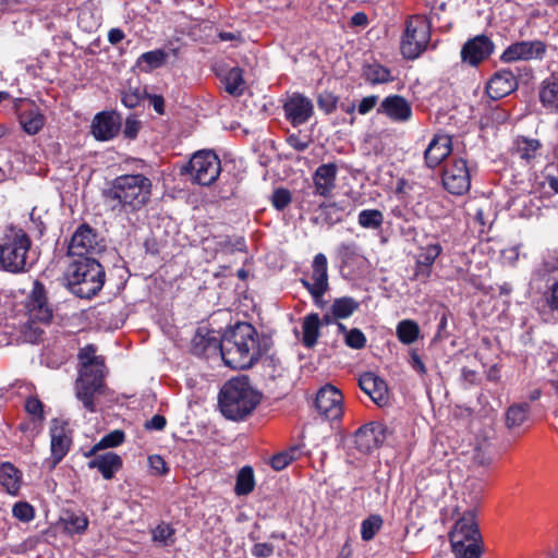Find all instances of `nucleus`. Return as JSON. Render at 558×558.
I'll use <instances>...</instances> for the list:
<instances>
[{"label": "nucleus", "mask_w": 558, "mask_h": 558, "mask_svg": "<svg viewBox=\"0 0 558 558\" xmlns=\"http://www.w3.org/2000/svg\"><path fill=\"white\" fill-rule=\"evenodd\" d=\"M270 340L259 335L251 323L239 322L219 336L214 330L198 329L192 340L195 355L220 353L226 365L233 369H247L270 349Z\"/></svg>", "instance_id": "obj_1"}, {"label": "nucleus", "mask_w": 558, "mask_h": 558, "mask_svg": "<svg viewBox=\"0 0 558 558\" xmlns=\"http://www.w3.org/2000/svg\"><path fill=\"white\" fill-rule=\"evenodd\" d=\"M153 182L143 173H126L116 177L102 191L105 203L113 213L136 214L151 198Z\"/></svg>", "instance_id": "obj_2"}, {"label": "nucleus", "mask_w": 558, "mask_h": 558, "mask_svg": "<svg viewBox=\"0 0 558 558\" xmlns=\"http://www.w3.org/2000/svg\"><path fill=\"white\" fill-rule=\"evenodd\" d=\"M262 400V395L255 390L248 377H234L220 389L218 405L222 415L232 421L244 420Z\"/></svg>", "instance_id": "obj_3"}, {"label": "nucleus", "mask_w": 558, "mask_h": 558, "mask_svg": "<svg viewBox=\"0 0 558 558\" xmlns=\"http://www.w3.org/2000/svg\"><path fill=\"white\" fill-rule=\"evenodd\" d=\"M71 291L82 299H92L104 287L106 272L94 257L74 259L65 272Z\"/></svg>", "instance_id": "obj_4"}, {"label": "nucleus", "mask_w": 558, "mask_h": 558, "mask_svg": "<svg viewBox=\"0 0 558 558\" xmlns=\"http://www.w3.org/2000/svg\"><path fill=\"white\" fill-rule=\"evenodd\" d=\"M32 240L20 228H10L0 239V269L10 274L28 271L27 263Z\"/></svg>", "instance_id": "obj_5"}, {"label": "nucleus", "mask_w": 558, "mask_h": 558, "mask_svg": "<svg viewBox=\"0 0 558 558\" xmlns=\"http://www.w3.org/2000/svg\"><path fill=\"white\" fill-rule=\"evenodd\" d=\"M430 41V23L424 15L415 14L407 19L400 40V52L407 60L417 59Z\"/></svg>", "instance_id": "obj_6"}, {"label": "nucleus", "mask_w": 558, "mask_h": 558, "mask_svg": "<svg viewBox=\"0 0 558 558\" xmlns=\"http://www.w3.org/2000/svg\"><path fill=\"white\" fill-rule=\"evenodd\" d=\"M184 171L191 175L194 183L209 186L220 174V159L213 150H199L192 156Z\"/></svg>", "instance_id": "obj_7"}, {"label": "nucleus", "mask_w": 558, "mask_h": 558, "mask_svg": "<svg viewBox=\"0 0 558 558\" xmlns=\"http://www.w3.org/2000/svg\"><path fill=\"white\" fill-rule=\"evenodd\" d=\"M444 189L454 196L465 195L471 189V171L462 157H452L444 166L441 173Z\"/></svg>", "instance_id": "obj_8"}, {"label": "nucleus", "mask_w": 558, "mask_h": 558, "mask_svg": "<svg viewBox=\"0 0 558 558\" xmlns=\"http://www.w3.org/2000/svg\"><path fill=\"white\" fill-rule=\"evenodd\" d=\"M542 155V142L525 135H517L509 147V156L512 161L523 168H533Z\"/></svg>", "instance_id": "obj_9"}, {"label": "nucleus", "mask_w": 558, "mask_h": 558, "mask_svg": "<svg viewBox=\"0 0 558 558\" xmlns=\"http://www.w3.org/2000/svg\"><path fill=\"white\" fill-rule=\"evenodd\" d=\"M315 408L319 415L327 421L341 418L343 414V395L331 384L323 386L315 399Z\"/></svg>", "instance_id": "obj_10"}, {"label": "nucleus", "mask_w": 558, "mask_h": 558, "mask_svg": "<svg viewBox=\"0 0 558 558\" xmlns=\"http://www.w3.org/2000/svg\"><path fill=\"white\" fill-rule=\"evenodd\" d=\"M105 388V374H78L75 380V395L84 409L90 413L97 411L95 397L102 395Z\"/></svg>", "instance_id": "obj_11"}, {"label": "nucleus", "mask_w": 558, "mask_h": 558, "mask_svg": "<svg viewBox=\"0 0 558 558\" xmlns=\"http://www.w3.org/2000/svg\"><path fill=\"white\" fill-rule=\"evenodd\" d=\"M301 283L310 292L316 304L322 301L329 288L328 260L325 254L318 253L314 256L311 280L302 278Z\"/></svg>", "instance_id": "obj_12"}, {"label": "nucleus", "mask_w": 558, "mask_h": 558, "mask_svg": "<svg viewBox=\"0 0 558 558\" xmlns=\"http://www.w3.org/2000/svg\"><path fill=\"white\" fill-rule=\"evenodd\" d=\"M100 251L98 234L94 228L87 223H82L73 233L68 246V254L77 256V258L92 257L94 253Z\"/></svg>", "instance_id": "obj_13"}, {"label": "nucleus", "mask_w": 558, "mask_h": 558, "mask_svg": "<svg viewBox=\"0 0 558 558\" xmlns=\"http://www.w3.org/2000/svg\"><path fill=\"white\" fill-rule=\"evenodd\" d=\"M546 44L542 40H522L509 45L500 56L502 62L542 60L546 54Z\"/></svg>", "instance_id": "obj_14"}, {"label": "nucleus", "mask_w": 558, "mask_h": 558, "mask_svg": "<svg viewBox=\"0 0 558 558\" xmlns=\"http://www.w3.org/2000/svg\"><path fill=\"white\" fill-rule=\"evenodd\" d=\"M388 434L389 429L384 423H366L354 433L355 448L363 453H369L386 441Z\"/></svg>", "instance_id": "obj_15"}, {"label": "nucleus", "mask_w": 558, "mask_h": 558, "mask_svg": "<svg viewBox=\"0 0 558 558\" xmlns=\"http://www.w3.org/2000/svg\"><path fill=\"white\" fill-rule=\"evenodd\" d=\"M66 423L54 418L50 427V452L51 458L47 460L50 470H53L68 454L72 445L71 433Z\"/></svg>", "instance_id": "obj_16"}, {"label": "nucleus", "mask_w": 558, "mask_h": 558, "mask_svg": "<svg viewBox=\"0 0 558 558\" xmlns=\"http://www.w3.org/2000/svg\"><path fill=\"white\" fill-rule=\"evenodd\" d=\"M282 109L286 120L294 128L305 124L314 114L313 101L301 93H293Z\"/></svg>", "instance_id": "obj_17"}, {"label": "nucleus", "mask_w": 558, "mask_h": 558, "mask_svg": "<svg viewBox=\"0 0 558 558\" xmlns=\"http://www.w3.org/2000/svg\"><path fill=\"white\" fill-rule=\"evenodd\" d=\"M28 318L49 324L52 319V310L48 305V298L43 282L35 280L25 303Z\"/></svg>", "instance_id": "obj_18"}, {"label": "nucleus", "mask_w": 558, "mask_h": 558, "mask_svg": "<svg viewBox=\"0 0 558 558\" xmlns=\"http://www.w3.org/2000/svg\"><path fill=\"white\" fill-rule=\"evenodd\" d=\"M121 126L120 114L114 111H101L94 117L90 132L97 141L107 142L119 134Z\"/></svg>", "instance_id": "obj_19"}, {"label": "nucleus", "mask_w": 558, "mask_h": 558, "mask_svg": "<svg viewBox=\"0 0 558 558\" xmlns=\"http://www.w3.org/2000/svg\"><path fill=\"white\" fill-rule=\"evenodd\" d=\"M494 43L486 35H477L469 39L461 49V59L470 65H478L489 58L494 51Z\"/></svg>", "instance_id": "obj_20"}, {"label": "nucleus", "mask_w": 558, "mask_h": 558, "mask_svg": "<svg viewBox=\"0 0 558 558\" xmlns=\"http://www.w3.org/2000/svg\"><path fill=\"white\" fill-rule=\"evenodd\" d=\"M378 114L388 117L393 122H408L412 118L411 104L401 95H389L377 108Z\"/></svg>", "instance_id": "obj_21"}, {"label": "nucleus", "mask_w": 558, "mask_h": 558, "mask_svg": "<svg viewBox=\"0 0 558 558\" xmlns=\"http://www.w3.org/2000/svg\"><path fill=\"white\" fill-rule=\"evenodd\" d=\"M452 151V138L447 134H435L424 150V162L429 169L438 167Z\"/></svg>", "instance_id": "obj_22"}, {"label": "nucleus", "mask_w": 558, "mask_h": 558, "mask_svg": "<svg viewBox=\"0 0 558 558\" xmlns=\"http://www.w3.org/2000/svg\"><path fill=\"white\" fill-rule=\"evenodd\" d=\"M518 88V80L509 70L497 71L486 84V93L493 100H499Z\"/></svg>", "instance_id": "obj_23"}, {"label": "nucleus", "mask_w": 558, "mask_h": 558, "mask_svg": "<svg viewBox=\"0 0 558 558\" xmlns=\"http://www.w3.org/2000/svg\"><path fill=\"white\" fill-rule=\"evenodd\" d=\"M359 386L377 405L383 407L388 402L387 384L375 373H363L359 378Z\"/></svg>", "instance_id": "obj_24"}, {"label": "nucleus", "mask_w": 558, "mask_h": 558, "mask_svg": "<svg viewBox=\"0 0 558 558\" xmlns=\"http://www.w3.org/2000/svg\"><path fill=\"white\" fill-rule=\"evenodd\" d=\"M338 167L335 162L323 163L313 173L314 193L329 197L336 187Z\"/></svg>", "instance_id": "obj_25"}, {"label": "nucleus", "mask_w": 558, "mask_h": 558, "mask_svg": "<svg viewBox=\"0 0 558 558\" xmlns=\"http://www.w3.org/2000/svg\"><path fill=\"white\" fill-rule=\"evenodd\" d=\"M441 253L442 246L439 243H430L422 247L415 262L414 278L421 282H426L432 275L435 260Z\"/></svg>", "instance_id": "obj_26"}, {"label": "nucleus", "mask_w": 558, "mask_h": 558, "mask_svg": "<svg viewBox=\"0 0 558 558\" xmlns=\"http://www.w3.org/2000/svg\"><path fill=\"white\" fill-rule=\"evenodd\" d=\"M17 117L23 131L29 135L37 134L44 128L45 117L33 101L17 107Z\"/></svg>", "instance_id": "obj_27"}, {"label": "nucleus", "mask_w": 558, "mask_h": 558, "mask_svg": "<svg viewBox=\"0 0 558 558\" xmlns=\"http://www.w3.org/2000/svg\"><path fill=\"white\" fill-rule=\"evenodd\" d=\"M452 538L463 539V543L477 542L481 539L480 529L475 521V513L473 510L466 511L462 518L456 522L454 529L450 534V541Z\"/></svg>", "instance_id": "obj_28"}, {"label": "nucleus", "mask_w": 558, "mask_h": 558, "mask_svg": "<svg viewBox=\"0 0 558 558\" xmlns=\"http://www.w3.org/2000/svg\"><path fill=\"white\" fill-rule=\"evenodd\" d=\"M87 466L88 469H97L105 480H111L122 469L123 461L119 454L109 451L95 454L94 459L88 461Z\"/></svg>", "instance_id": "obj_29"}, {"label": "nucleus", "mask_w": 558, "mask_h": 558, "mask_svg": "<svg viewBox=\"0 0 558 558\" xmlns=\"http://www.w3.org/2000/svg\"><path fill=\"white\" fill-rule=\"evenodd\" d=\"M96 351L94 344H87L80 349L77 354L81 364L78 374H105V359L101 355H96Z\"/></svg>", "instance_id": "obj_30"}, {"label": "nucleus", "mask_w": 558, "mask_h": 558, "mask_svg": "<svg viewBox=\"0 0 558 558\" xmlns=\"http://www.w3.org/2000/svg\"><path fill=\"white\" fill-rule=\"evenodd\" d=\"M22 483V472L11 462L0 464V485L4 490L13 496L20 492Z\"/></svg>", "instance_id": "obj_31"}, {"label": "nucleus", "mask_w": 558, "mask_h": 558, "mask_svg": "<svg viewBox=\"0 0 558 558\" xmlns=\"http://www.w3.org/2000/svg\"><path fill=\"white\" fill-rule=\"evenodd\" d=\"M539 101L544 108L558 113V76L550 75L542 82Z\"/></svg>", "instance_id": "obj_32"}, {"label": "nucleus", "mask_w": 558, "mask_h": 558, "mask_svg": "<svg viewBox=\"0 0 558 558\" xmlns=\"http://www.w3.org/2000/svg\"><path fill=\"white\" fill-rule=\"evenodd\" d=\"M220 81L225 86V90L229 95L233 97H241L244 94L245 80L242 68H231L223 76H221Z\"/></svg>", "instance_id": "obj_33"}, {"label": "nucleus", "mask_w": 558, "mask_h": 558, "mask_svg": "<svg viewBox=\"0 0 558 558\" xmlns=\"http://www.w3.org/2000/svg\"><path fill=\"white\" fill-rule=\"evenodd\" d=\"M362 76L372 85L386 84L395 80L390 69L377 61L364 64L362 68Z\"/></svg>", "instance_id": "obj_34"}, {"label": "nucleus", "mask_w": 558, "mask_h": 558, "mask_svg": "<svg viewBox=\"0 0 558 558\" xmlns=\"http://www.w3.org/2000/svg\"><path fill=\"white\" fill-rule=\"evenodd\" d=\"M320 318L317 313L306 315L302 324V343L305 348H314L320 335Z\"/></svg>", "instance_id": "obj_35"}, {"label": "nucleus", "mask_w": 558, "mask_h": 558, "mask_svg": "<svg viewBox=\"0 0 558 558\" xmlns=\"http://www.w3.org/2000/svg\"><path fill=\"white\" fill-rule=\"evenodd\" d=\"M360 307V303L352 296L335 299L331 305V314L335 319L349 318Z\"/></svg>", "instance_id": "obj_36"}, {"label": "nucleus", "mask_w": 558, "mask_h": 558, "mask_svg": "<svg viewBox=\"0 0 558 558\" xmlns=\"http://www.w3.org/2000/svg\"><path fill=\"white\" fill-rule=\"evenodd\" d=\"M530 414V404L522 402L512 404L506 412V425L508 428H515L522 426L527 420Z\"/></svg>", "instance_id": "obj_37"}, {"label": "nucleus", "mask_w": 558, "mask_h": 558, "mask_svg": "<svg viewBox=\"0 0 558 558\" xmlns=\"http://www.w3.org/2000/svg\"><path fill=\"white\" fill-rule=\"evenodd\" d=\"M64 527L69 534H84L89 524L87 515L80 511L78 513L73 511H66L65 518H62Z\"/></svg>", "instance_id": "obj_38"}, {"label": "nucleus", "mask_w": 558, "mask_h": 558, "mask_svg": "<svg viewBox=\"0 0 558 558\" xmlns=\"http://www.w3.org/2000/svg\"><path fill=\"white\" fill-rule=\"evenodd\" d=\"M255 488V477L253 468L250 465L243 466L236 476L234 493L238 496H246Z\"/></svg>", "instance_id": "obj_39"}, {"label": "nucleus", "mask_w": 558, "mask_h": 558, "mask_svg": "<svg viewBox=\"0 0 558 558\" xmlns=\"http://www.w3.org/2000/svg\"><path fill=\"white\" fill-rule=\"evenodd\" d=\"M125 440V434L121 429H114L105 435L97 444H95L86 453V457H93L99 450L107 448H114L123 444Z\"/></svg>", "instance_id": "obj_40"}, {"label": "nucleus", "mask_w": 558, "mask_h": 558, "mask_svg": "<svg viewBox=\"0 0 558 558\" xmlns=\"http://www.w3.org/2000/svg\"><path fill=\"white\" fill-rule=\"evenodd\" d=\"M385 221L384 213L379 209H363L359 213L357 223L363 229L378 230Z\"/></svg>", "instance_id": "obj_41"}, {"label": "nucleus", "mask_w": 558, "mask_h": 558, "mask_svg": "<svg viewBox=\"0 0 558 558\" xmlns=\"http://www.w3.org/2000/svg\"><path fill=\"white\" fill-rule=\"evenodd\" d=\"M397 337L403 344H411L420 337V326L412 319H403L397 325Z\"/></svg>", "instance_id": "obj_42"}, {"label": "nucleus", "mask_w": 558, "mask_h": 558, "mask_svg": "<svg viewBox=\"0 0 558 558\" xmlns=\"http://www.w3.org/2000/svg\"><path fill=\"white\" fill-rule=\"evenodd\" d=\"M319 209L320 217L329 226L340 223L343 221L345 215L350 214H345L344 208L341 207L338 203L322 204Z\"/></svg>", "instance_id": "obj_43"}, {"label": "nucleus", "mask_w": 558, "mask_h": 558, "mask_svg": "<svg viewBox=\"0 0 558 558\" xmlns=\"http://www.w3.org/2000/svg\"><path fill=\"white\" fill-rule=\"evenodd\" d=\"M384 520L379 514H371L361 523V538L365 542L372 541L383 527Z\"/></svg>", "instance_id": "obj_44"}, {"label": "nucleus", "mask_w": 558, "mask_h": 558, "mask_svg": "<svg viewBox=\"0 0 558 558\" xmlns=\"http://www.w3.org/2000/svg\"><path fill=\"white\" fill-rule=\"evenodd\" d=\"M476 543L477 542H472L471 544L465 545V543H463V539L452 538V553L457 558H480L482 550Z\"/></svg>", "instance_id": "obj_45"}, {"label": "nucleus", "mask_w": 558, "mask_h": 558, "mask_svg": "<svg viewBox=\"0 0 558 558\" xmlns=\"http://www.w3.org/2000/svg\"><path fill=\"white\" fill-rule=\"evenodd\" d=\"M167 58L168 53L165 50L156 49L142 53L137 60V64L141 65L142 63H145L147 68L144 70L151 71L163 65Z\"/></svg>", "instance_id": "obj_46"}, {"label": "nucleus", "mask_w": 558, "mask_h": 558, "mask_svg": "<svg viewBox=\"0 0 558 558\" xmlns=\"http://www.w3.org/2000/svg\"><path fill=\"white\" fill-rule=\"evenodd\" d=\"M316 102L320 111H323L325 114H331L338 108L339 96L330 90L325 89L317 94Z\"/></svg>", "instance_id": "obj_47"}, {"label": "nucleus", "mask_w": 558, "mask_h": 558, "mask_svg": "<svg viewBox=\"0 0 558 558\" xmlns=\"http://www.w3.org/2000/svg\"><path fill=\"white\" fill-rule=\"evenodd\" d=\"M41 322H38L37 319H31L28 318V322L24 325L23 328V338L26 342L36 344L44 340L45 331L40 327Z\"/></svg>", "instance_id": "obj_48"}, {"label": "nucleus", "mask_w": 558, "mask_h": 558, "mask_svg": "<svg viewBox=\"0 0 558 558\" xmlns=\"http://www.w3.org/2000/svg\"><path fill=\"white\" fill-rule=\"evenodd\" d=\"M271 205L278 211L284 210L292 202V194L286 187H277L270 197Z\"/></svg>", "instance_id": "obj_49"}, {"label": "nucleus", "mask_w": 558, "mask_h": 558, "mask_svg": "<svg viewBox=\"0 0 558 558\" xmlns=\"http://www.w3.org/2000/svg\"><path fill=\"white\" fill-rule=\"evenodd\" d=\"M366 336L359 328H352L347 332L344 337V343L354 350H361L366 347Z\"/></svg>", "instance_id": "obj_50"}, {"label": "nucleus", "mask_w": 558, "mask_h": 558, "mask_svg": "<svg viewBox=\"0 0 558 558\" xmlns=\"http://www.w3.org/2000/svg\"><path fill=\"white\" fill-rule=\"evenodd\" d=\"M43 423L44 422L38 418L31 417L29 420L21 422L17 428L26 434L27 438L33 441L41 433Z\"/></svg>", "instance_id": "obj_51"}, {"label": "nucleus", "mask_w": 558, "mask_h": 558, "mask_svg": "<svg viewBox=\"0 0 558 558\" xmlns=\"http://www.w3.org/2000/svg\"><path fill=\"white\" fill-rule=\"evenodd\" d=\"M12 514L20 521L29 522L35 517V509L31 504L26 501H19L13 506Z\"/></svg>", "instance_id": "obj_52"}, {"label": "nucleus", "mask_w": 558, "mask_h": 558, "mask_svg": "<svg viewBox=\"0 0 558 558\" xmlns=\"http://www.w3.org/2000/svg\"><path fill=\"white\" fill-rule=\"evenodd\" d=\"M25 411L39 421H45L44 404L37 397H28L25 401Z\"/></svg>", "instance_id": "obj_53"}, {"label": "nucleus", "mask_w": 558, "mask_h": 558, "mask_svg": "<svg viewBox=\"0 0 558 558\" xmlns=\"http://www.w3.org/2000/svg\"><path fill=\"white\" fill-rule=\"evenodd\" d=\"M543 177L549 189L558 194V162L546 165L543 170Z\"/></svg>", "instance_id": "obj_54"}, {"label": "nucleus", "mask_w": 558, "mask_h": 558, "mask_svg": "<svg viewBox=\"0 0 558 558\" xmlns=\"http://www.w3.org/2000/svg\"><path fill=\"white\" fill-rule=\"evenodd\" d=\"M148 464L153 475H166L169 472V468L165 459L159 454H153L148 457Z\"/></svg>", "instance_id": "obj_55"}, {"label": "nucleus", "mask_w": 558, "mask_h": 558, "mask_svg": "<svg viewBox=\"0 0 558 558\" xmlns=\"http://www.w3.org/2000/svg\"><path fill=\"white\" fill-rule=\"evenodd\" d=\"M338 257L342 265H348L356 256V245L354 243H341L337 250Z\"/></svg>", "instance_id": "obj_56"}, {"label": "nucleus", "mask_w": 558, "mask_h": 558, "mask_svg": "<svg viewBox=\"0 0 558 558\" xmlns=\"http://www.w3.org/2000/svg\"><path fill=\"white\" fill-rule=\"evenodd\" d=\"M141 130V122L133 118L129 117L125 120L124 128L122 130L123 136L128 140H135Z\"/></svg>", "instance_id": "obj_57"}, {"label": "nucleus", "mask_w": 558, "mask_h": 558, "mask_svg": "<svg viewBox=\"0 0 558 558\" xmlns=\"http://www.w3.org/2000/svg\"><path fill=\"white\" fill-rule=\"evenodd\" d=\"M121 101L126 108H136L142 101V94L137 88L125 90L122 94Z\"/></svg>", "instance_id": "obj_58"}, {"label": "nucleus", "mask_w": 558, "mask_h": 558, "mask_svg": "<svg viewBox=\"0 0 558 558\" xmlns=\"http://www.w3.org/2000/svg\"><path fill=\"white\" fill-rule=\"evenodd\" d=\"M174 532L170 524L160 523L156 526L153 537L155 541L166 544L174 535Z\"/></svg>", "instance_id": "obj_59"}, {"label": "nucleus", "mask_w": 558, "mask_h": 558, "mask_svg": "<svg viewBox=\"0 0 558 558\" xmlns=\"http://www.w3.org/2000/svg\"><path fill=\"white\" fill-rule=\"evenodd\" d=\"M275 553V546L271 543H256L251 548V554L256 558H268Z\"/></svg>", "instance_id": "obj_60"}, {"label": "nucleus", "mask_w": 558, "mask_h": 558, "mask_svg": "<svg viewBox=\"0 0 558 558\" xmlns=\"http://www.w3.org/2000/svg\"><path fill=\"white\" fill-rule=\"evenodd\" d=\"M287 144L296 151H304L310 147L311 140L302 138L299 134L292 133L287 137Z\"/></svg>", "instance_id": "obj_61"}, {"label": "nucleus", "mask_w": 558, "mask_h": 558, "mask_svg": "<svg viewBox=\"0 0 558 558\" xmlns=\"http://www.w3.org/2000/svg\"><path fill=\"white\" fill-rule=\"evenodd\" d=\"M289 464H291V457L286 454L283 451L274 454L270 459V465L276 471H282Z\"/></svg>", "instance_id": "obj_62"}, {"label": "nucleus", "mask_w": 558, "mask_h": 558, "mask_svg": "<svg viewBox=\"0 0 558 558\" xmlns=\"http://www.w3.org/2000/svg\"><path fill=\"white\" fill-rule=\"evenodd\" d=\"M377 102V95H369L367 97H364L357 106L359 113L363 116L369 113L376 107Z\"/></svg>", "instance_id": "obj_63"}, {"label": "nucleus", "mask_w": 558, "mask_h": 558, "mask_svg": "<svg viewBox=\"0 0 558 558\" xmlns=\"http://www.w3.org/2000/svg\"><path fill=\"white\" fill-rule=\"evenodd\" d=\"M167 420L163 415L155 414L150 420L145 422L147 430H162L166 427Z\"/></svg>", "instance_id": "obj_64"}]
</instances>
